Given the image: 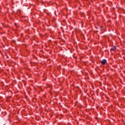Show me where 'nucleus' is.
<instances>
[{
  "mask_svg": "<svg viewBox=\"0 0 125 125\" xmlns=\"http://www.w3.org/2000/svg\"><path fill=\"white\" fill-rule=\"evenodd\" d=\"M107 62V60L104 59L103 61H101V63L102 64V65H105L106 63Z\"/></svg>",
  "mask_w": 125,
  "mask_h": 125,
  "instance_id": "nucleus-1",
  "label": "nucleus"
},
{
  "mask_svg": "<svg viewBox=\"0 0 125 125\" xmlns=\"http://www.w3.org/2000/svg\"><path fill=\"white\" fill-rule=\"evenodd\" d=\"M116 46H114L113 48H111L110 49V50H112V51H115V50H116Z\"/></svg>",
  "mask_w": 125,
  "mask_h": 125,
  "instance_id": "nucleus-2",
  "label": "nucleus"
},
{
  "mask_svg": "<svg viewBox=\"0 0 125 125\" xmlns=\"http://www.w3.org/2000/svg\"><path fill=\"white\" fill-rule=\"evenodd\" d=\"M15 25L17 26V24L16 23L15 24Z\"/></svg>",
  "mask_w": 125,
  "mask_h": 125,
  "instance_id": "nucleus-3",
  "label": "nucleus"
}]
</instances>
